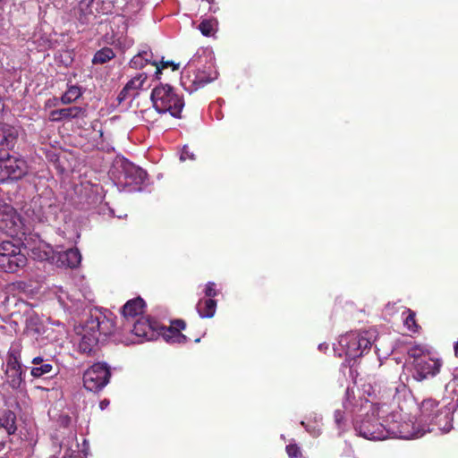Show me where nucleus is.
Segmentation results:
<instances>
[{
	"instance_id": "1",
	"label": "nucleus",
	"mask_w": 458,
	"mask_h": 458,
	"mask_svg": "<svg viewBox=\"0 0 458 458\" xmlns=\"http://www.w3.org/2000/svg\"><path fill=\"white\" fill-rule=\"evenodd\" d=\"M202 63L200 55H194L182 71L181 83L185 90L193 92L217 78V72L214 71L212 62L208 63L205 57V64L201 68Z\"/></svg>"
},
{
	"instance_id": "2",
	"label": "nucleus",
	"mask_w": 458,
	"mask_h": 458,
	"mask_svg": "<svg viewBox=\"0 0 458 458\" xmlns=\"http://www.w3.org/2000/svg\"><path fill=\"white\" fill-rule=\"evenodd\" d=\"M153 106L159 114L169 113L173 117L181 118L184 106L183 98L168 84H160L151 92Z\"/></svg>"
},
{
	"instance_id": "3",
	"label": "nucleus",
	"mask_w": 458,
	"mask_h": 458,
	"mask_svg": "<svg viewBox=\"0 0 458 458\" xmlns=\"http://www.w3.org/2000/svg\"><path fill=\"white\" fill-rule=\"evenodd\" d=\"M379 407H373L371 413H367L360 420L355 423L358 434L369 440H383L388 437L389 415L383 418Z\"/></svg>"
},
{
	"instance_id": "4",
	"label": "nucleus",
	"mask_w": 458,
	"mask_h": 458,
	"mask_svg": "<svg viewBox=\"0 0 458 458\" xmlns=\"http://www.w3.org/2000/svg\"><path fill=\"white\" fill-rule=\"evenodd\" d=\"M27 261L19 243L13 241H3L0 243V271L15 273L23 268Z\"/></svg>"
},
{
	"instance_id": "5",
	"label": "nucleus",
	"mask_w": 458,
	"mask_h": 458,
	"mask_svg": "<svg viewBox=\"0 0 458 458\" xmlns=\"http://www.w3.org/2000/svg\"><path fill=\"white\" fill-rule=\"evenodd\" d=\"M28 172L24 159L11 156L5 150L0 149V182L7 180L21 179Z\"/></svg>"
},
{
	"instance_id": "6",
	"label": "nucleus",
	"mask_w": 458,
	"mask_h": 458,
	"mask_svg": "<svg viewBox=\"0 0 458 458\" xmlns=\"http://www.w3.org/2000/svg\"><path fill=\"white\" fill-rule=\"evenodd\" d=\"M399 413L389 414L388 422V437H398V438H418L424 436L426 432H430L433 429L427 427V428H415L414 425L411 421H401Z\"/></svg>"
},
{
	"instance_id": "7",
	"label": "nucleus",
	"mask_w": 458,
	"mask_h": 458,
	"mask_svg": "<svg viewBox=\"0 0 458 458\" xmlns=\"http://www.w3.org/2000/svg\"><path fill=\"white\" fill-rule=\"evenodd\" d=\"M111 371L106 363H95L83 375L84 387L90 392H99L109 383Z\"/></svg>"
},
{
	"instance_id": "8",
	"label": "nucleus",
	"mask_w": 458,
	"mask_h": 458,
	"mask_svg": "<svg viewBox=\"0 0 458 458\" xmlns=\"http://www.w3.org/2000/svg\"><path fill=\"white\" fill-rule=\"evenodd\" d=\"M339 344L345 350V355L349 359L360 357L372 345L369 338L360 333H350L341 336Z\"/></svg>"
},
{
	"instance_id": "9",
	"label": "nucleus",
	"mask_w": 458,
	"mask_h": 458,
	"mask_svg": "<svg viewBox=\"0 0 458 458\" xmlns=\"http://www.w3.org/2000/svg\"><path fill=\"white\" fill-rule=\"evenodd\" d=\"M442 361L429 356L415 357L412 362V377L420 382L435 377L440 370Z\"/></svg>"
},
{
	"instance_id": "10",
	"label": "nucleus",
	"mask_w": 458,
	"mask_h": 458,
	"mask_svg": "<svg viewBox=\"0 0 458 458\" xmlns=\"http://www.w3.org/2000/svg\"><path fill=\"white\" fill-rule=\"evenodd\" d=\"M20 360V350L12 347L7 355L5 377L7 384L13 389H18L23 381V371Z\"/></svg>"
},
{
	"instance_id": "11",
	"label": "nucleus",
	"mask_w": 458,
	"mask_h": 458,
	"mask_svg": "<svg viewBox=\"0 0 458 458\" xmlns=\"http://www.w3.org/2000/svg\"><path fill=\"white\" fill-rule=\"evenodd\" d=\"M94 332L98 337L100 335L105 336L110 335L114 331V322L104 316L102 313L95 310L90 312L89 318L85 322V331Z\"/></svg>"
},
{
	"instance_id": "12",
	"label": "nucleus",
	"mask_w": 458,
	"mask_h": 458,
	"mask_svg": "<svg viewBox=\"0 0 458 458\" xmlns=\"http://www.w3.org/2000/svg\"><path fill=\"white\" fill-rule=\"evenodd\" d=\"M20 224L21 218L16 210L6 203H0V230L13 233Z\"/></svg>"
},
{
	"instance_id": "13",
	"label": "nucleus",
	"mask_w": 458,
	"mask_h": 458,
	"mask_svg": "<svg viewBox=\"0 0 458 458\" xmlns=\"http://www.w3.org/2000/svg\"><path fill=\"white\" fill-rule=\"evenodd\" d=\"M122 168L126 183L142 184L147 178L146 171L131 162H123Z\"/></svg>"
},
{
	"instance_id": "14",
	"label": "nucleus",
	"mask_w": 458,
	"mask_h": 458,
	"mask_svg": "<svg viewBox=\"0 0 458 458\" xmlns=\"http://www.w3.org/2000/svg\"><path fill=\"white\" fill-rule=\"evenodd\" d=\"M452 410H454V408L447 407V405L437 409L428 424L437 426L440 431L448 432L452 428Z\"/></svg>"
},
{
	"instance_id": "15",
	"label": "nucleus",
	"mask_w": 458,
	"mask_h": 458,
	"mask_svg": "<svg viewBox=\"0 0 458 458\" xmlns=\"http://www.w3.org/2000/svg\"><path fill=\"white\" fill-rule=\"evenodd\" d=\"M157 329V323L148 318H141L133 324L132 333L146 340H151Z\"/></svg>"
},
{
	"instance_id": "16",
	"label": "nucleus",
	"mask_w": 458,
	"mask_h": 458,
	"mask_svg": "<svg viewBox=\"0 0 458 458\" xmlns=\"http://www.w3.org/2000/svg\"><path fill=\"white\" fill-rule=\"evenodd\" d=\"M400 386L404 387V386H402L400 383L394 382L387 386L383 391L380 388L377 391L376 386H373L371 384H368L363 386V393L367 394L369 396L375 397L379 394L380 398L387 401L394 398L396 394L399 392Z\"/></svg>"
},
{
	"instance_id": "17",
	"label": "nucleus",
	"mask_w": 458,
	"mask_h": 458,
	"mask_svg": "<svg viewBox=\"0 0 458 458\" xmlns=\"http://www.w3.org/2000/svg\"><path fill=\"white\" fill-rule=\"evenodd\" d=\"M98 343V337L94 332H86L85 326L83 327V333L81 339L79 343V350L81 352L87 354H93L96 352V347Z\"/></svg>"
},
{
	"instance_id": "18",
	"label": "nucleus",
	"mask_w": 458,
	"mask_h": 458,
	"mask_svg": "<svg viewBox=\"0 0 458 458\" xmlns=\"http://www.w3.org/2000/svg\"><path fill=\"white\" fill-rule=\"evenodd\" d=\"M94 0H81L75 11V16L81 24L89 23L95 17L92 4Z\"/></svg>"
},
{
	"instance_id": "19",
	"label": "nucleus",
	"mask_w": 458,
	"mask_h": 458,
	"mask_svg": "<svg viewBox=\"0 0 458 458\" xmlns=\"http://www.w3.org/2000/svg\"><path fill=\"white\" fill-rule=\"evenodd\" d=\"M85 110L80 106H70L62 109L53 110L50 113L52 121L59 122L63 119L78 118L83 115Z\"/></svg>"
},
{
	"instance_id": "20",
	"label": "nucleus",
	"mask_w": 458,
	"mask_h": 458,
	"mask_svg": "<svg viewBox=\"0 0 458 458\" xmlns=\"http://www.w3.org/2000/svg\"><path fill=\"white\" fill-rule=\"evenodd\" d=\"M145 302L141 298L128 301L122 308L123 316L128 319L133 318L143 313Z\"/></svg>"
},
{
	"instance_id": "21",
	"label": "nucleus",
	"mask_w": 458,
	"mask_h": 458,
	"mask_svg": "<svg viewBox=\"0 0 458 458\" xmlns=\"http://www.w3.org/2000/svg\"><path fill=\"white\" fill-rule=\"evenodd\" d=\"M81 261V255L78 249H69L58 256V262L62 266L74 268L77 267Z\"/></svg>"
},
{
	"instance_id": "22",
	"label": "nucleus",
	"mask_w": 458,
	"mask_h": 458,
	"mask_svg": "<svg viewBox=\"0 0 458 458\" xmlns=\"http://www.w3.org/2000/svg\"><path fill=\"white\" fill-rule=\"evenodd\" d=\"M196 309L200 318H210L216 313V301L213 299H200Z\"/></svg>"
},
{
	"instance_id": "23",
	"label": "nucleus",
	"mask_w": 458,
	"mask_h": 458,
	"mask_svg": "<svg viewBox=\"0 0 458 458\" xmlns=\"http://www.w3.org/2000/svg\"><path fill=\"white\" fill-rule=\"evenodd\" d=\"M438 403L432 399L424 400L420 405V422L429 423L430 419L434 417L437 410L438 409Z\"/></svg>"
},
{
	"instance_id": "24",
	"label": "nucleus",
	"mask_w": 458,
	"mask_h": 458,
	"mask_svg": "<svg viewBox=\"0 0 458 458\" xmlns=\"http://www.w3.org/2000/svg\"><path fill=\"white\" fill-rule=\"evenodd\" d=\"M16 415L10 410H4L0 412V428L6 430L9 435L14 434L16 427Z\"/></svg>"
},
{
	"instance_id": "25",
	"label": "nucleus",
	"mask_w": 458,
	"mask_h": 458,
	"mask_svg": "<svg viewBox=\"0 0 458 458\" xmlns=\"http://www.w3.org/2000/svg\"><path fill=\"white\" fill-rule=\"evenodd\" d=\"M16 136L17 131L13 127L0 123V145L13 143Z\"/></svg>"
},
{
	"instance_id": "26",
	"label": "nucleus",
	"mask_w": 458,
	"mask_h": 458,
	"mask_svg": "<svg viewBox=\"0 0 458 458\" xmlns=\"http://www.w3.org/2000/svg\"><path fill=\"white\" fill-rule=\"evenodd\" d=\"M445 394L446 397L451 399V403L448 405H451L452 408L455 409L458 407V379L454 378L451 382L446 384L445 386Z\"/></svg>"
},
{
	"instance_id": "27",
	"label": "nucleus",
	"mask_w": 458,
	"mask_h": 458,
	"mask_svg": "<svg viewBox=\"0 0 458 458\" xmlns=\"http://www.w3.org/2000/svg\"><path fill=\"white\" fill-rule=\"evenodd\" d=\"M115 56L114 52L110 47H104L94 55L92 63L94 64H103L106 62L112 60Z\"/></svg>"
},
{
	"instance_id": "28",
	"label": "nucleus",
	"mask_w": 458,
	"mask_h": 458,
	"mask_svg": "<svg viewBox=\"0 0 458 458\" xmlns=\"http://www.w3.org/2000/svg\"><path fill=\"white\" fill-rule=\"evenodd\" d=\"M162 335L166 342L184 344L187 342V336L174 329H164Z\"/></svg>"
},
{
	"instance_id": "29",
	"label": "nucleus",
	"mask_w": 458,
	"mask_h": 458,
	"mask_svg": "<svg viewBox=\"0 0 458 458\" xmlns=\"http://www.w3.org/2000/svg\"><path fill=\"white\" fill-rule=\"evenodd\" d=\"M81 96V89L77 86H71L61 97L62 104L68 105L74 102Z\"/></svg>"
},
{
	"instance_id": "30",
	"label": "nucleus",
	"mask_w": 458,
	"mask_h": 458,
	"mask_svg": "<svg viewBox=\"0 0 458 458\" xmlns=\"http://www.w3.org/2000/svg\"><path fill=\"white\" fill-rule=\"evenodd\" d=\"M199 30L202 35L210 37L216 30V21L215 20H203L199 25Z\"/></svg>"
},
{
	"instance_id": "31",
	"label": "nucleus",
	"mask_w": 458,
	"mask_h": 458,
	"mask_svg": "<svg viewBox=\"0 0 458 458\" xmlns=\"http://www.w3.org/2000/svg\"><path fill=\"white\" fill-rule=\"evenodd\" d=\"M147 79V75L145 73H140L137 76L133 77L131 80H130L125 87L131 91L139 89L142 87L144 81Z\"/></svg>"
},
{
	"instance_id": "32",
	"label": "nucleus",
	"mask_w": 458,
	"mask_h": 458,
	"mask_svg": "<svg viewBox=\"0 0 458 458\" xmlns=\"http://www.w3.org/2000/svg\"><path fill=\"white\" fill-rule=\"evenodd\" d=\"M53 366L50 363H43L40 366L32 368L30 374L34 377H40L44 375L51 373Z\"/></svg>"
},
{
	"instance_id": "33",
	"label": "nucleus",
	"mask_w": 458,
	"mask_h": 458,
	"mask_svg": "<svg viewBox=\"0 0 458 458\" xmlns=\"http://www.w3.org/2000/svg\"><path fill=\"white\" fill-rule=\"evenodd\" d=\"M144 58L145 64H151L157 67V74L160 73L159 63L157 60H153V54L149 49H144L140 52Z\"/></svg>"
},
{
	"instance_id": "34",
	"label": "nucleus",
	"mask_w": 458,
	"mask_h": 458,
	"mask_svg": "<svg viewBox=\"0 0 458 458\" xmlns=\"http://www.w3.org/2000/svg\"><path fill=\"white\" fill-rule=\"evenodd\" d=\"M146 64H145L144 58L142 57L140 53L134 55L130 62V66L134 69H141Z\"/></svg>"
},
{
	"instance_id": "35",
	"label": "nucleus",
	"mask_w": 458,
	"mask_h": 458,
	"mask_svg": "<svg viewBox=\"0 0 458 458\" xmlns=\"http://www.w3.org/2000/svg\"><path fill=\"white\" fill-rule=\"evenodd\" d=\"M186 327V323L182 319H175L172 321V324L169 327H162L161 330L164 332V329H174L178 330L180 332L181 330H183Z\"/></svg>"
},
{
	"instance_id": "36",
	"label": "nucleus",
	"mask_w": 458,
	"mask_h": 458,
	"mask_svg": "<svg viewBox=\"0 0 458 458\" xmlns=\"http://www.w3.org/2000/svg\"><path fill=\"white\" fill-rule=\"evenodd\" d=\"M286 452L290 458H301V450L296 445H288L286 446Z\"/></svg>"
},
{
	"instance_id": "37",
	"label": "nucleus",
	"mask_w": 458,
	"mask_h": 458,
	"mask_svg": "<svg viewBox=\"0 0 458 458\" xmlns=\"http://www.w3.org/2000/svg\"><path fill=\"white\" fill-rule=\"evenodd\" d=\"M409 315L406 317L404 320V324L410 330L415 332L417 325L415 322L414 313L411 312V310H409Z\"/></svg>"
},
{
	"instance_id": "38",
	"label": "nucleus",
	"mask_w": 458,
	"mask_h": 458,
	"mask_svg": "<svg viewBox=\"0 0 458 458\" xmlns=\"http://www.w3.org/2000/svg\"><path fill=\"white\" fill-rule=\"evenodd\" d=\"M180 159L181 161H185L187 159L195 160V155L190 150L188 146H183L180 155Z\"/></svg>"
},
{
	"instance_id": "39",
	"label": "nucleus",
	"mask_w": 458,
	"mask_h": 458,
	"mask_svg": "<svg viewBox=\"0 0 458 458\" xmlns=\"http://www.w3.org/2000/svg\"><path fill=\"white\" fill-rule=\"evenodd\" d=\"M217 294L216 290V284L214 282H208L206 284L205 288V295L208 297V299H212V297H215Z\"/></svg>"
},
{
	"instance_id": "40",
	"label": "nucleus",
	"mask_w": 458,
	"mask_h": 458,
	"mask_svg": "<svg viewBox=\"0 0 458 458\" xmlns=\"http://www.w3.org/2000/svg\"><path fill=\"white\" fill-rule=\"evenodd\" d=\"M159 63V67H160V71L162 69H165V68H167L169 66H172L173 68V71H175L177 69H179V64H174V62L172 61H164V60H161Z\"/></svg>"
},
{
	"instance_id": "41",
	"label": "nucleus",
	"mask_w": 458,
	"mask_h": 458,
	"mask_svg": "<svg viewBox=\"0 0 458 458\" xmlns=\"http://www.w3.org/2000/svg\"><path fill=\"white\" fill-rule=\"evenodd\" d=\"M129 92H130V90L124 86L123 88V89L121 90V92L119 93V95L117 96V101L119 103H122L123 101H124L127 98Z\"/></svg>"
},
{
	"instance_id": "42",
	"label": "nucleus",
	"mask_w": 458,
	"mask_h": 458,
	"mask_svg": "<svg viewBox=\"0 0 458 458\" xmlns=\"http://www.w3.org/2000/svg\"><path fill=\"white\" fill-rule=\"evenodd\" d=\"M344 411L340 410H336L334 414L335 423L340 427L342 421L344 420Z\"/></svg>"
},
{
	"instance_id": "43",
	"label": "nucleus",
	"mask_w": 458,
	"mask_h": 458,
	"mask_svg": "<svg viewBox=\"0 0 458 458\" xmlns=\"http://www.w3.org/2000/svg\"><path fill=\"white\" fill-rule=\"evenodd\" d=\"M39 320L38 317L37 315H30L27 318V324L29 327H31L32 325H37L38 321Z\"/></svg>"
},
{
	"instance_id": "44",
	"label": "nucleus",
	"mask_w": 458,
	"mask_h": 458,
	"mask_svg": "<svg viewBox=\"0 0 458 458\" xmlns=\"http://www.w3.org/2000/svg\"><path fill=\"white\" fill-rule=\"evenodd\" d=\"M44 362V360L42 357H35L33 360H32V363L36 366H40L41 364H43Z\"/></svg>"
},
{
	"instance_id": "45",
	"label": "nucleus",
	"mask_w": 458,
	"mask_h": 458,
	"mask_svg": "<svg viewBox=\"0 0 458 458\" xmlns=\"http://www.w3.org/2000/svg\"><path fill=\"white\" fill-rule=\"evenodd\" d=\"M109 405V400L104 399L100 402L99 407L101 410H105Z\"/></svg>"
},
{
	"instance_id": "46",
	"label": "nucleus",
	"mask_w": 458,
	"mask_h": 458,
	"mask_svg": "<svg viewBox=\"0 0 458 458\" xmlns=\"http://www.w3.org/2000/svg\"><path fill=\"white\" fill-rule=\"evenodd\" d=\"M454 352H455V356L458 357V342L454 345Z\"/></svg>"
},
{
	"instance_id": "47",
	"label": "nucleus",
	"mask_w": 458,
	"mask_h": 458,
	"mask_svg": "<svg viewBox=\"0 0 458 458\" xmlns=\"http://www.w3.org/2000/svg\"><path fill=\"white\" fill-rule=\"evenodd\" d=\"M57 298H58V301H59L61 303H64V298H63V296H62V295H58V296H57Z\"/></svg>"
},
{
	"instance_id": "48",
	"label": "nucleus",
	"mask_w": 458,
	"mask_h": 458,
	"mask_svg": "<svg viewBox=\"0 0 458 458\" xmlns=\"http://www.w3.org/2000/svg\"><path fill=\"white\" fill-rule=\"evenodd\" d=\"M318 349L320 351H323L324 349H327V346H325L324 344H321L318 345Z\"/></svg>"
},
{
	"instance_id": "49",
	"label": "nucleus",
	"mask_w": 458,
	"mask_h": 458,
	"mask_svg": "<svg viewBox=\"0 0 458 458\" xmlns=\"http://www.w3.org/2000/svg\"><path fill=\"white\" fill-rule=\"evenodd\" d=\"M4 111V104L0 101V114Z\"/></svg>"
}]
</instances>
